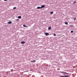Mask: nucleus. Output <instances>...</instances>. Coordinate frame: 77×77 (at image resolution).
<instances>
[{
    "label": "nucleus",
    "mask_w": 77,
    "mask_h": 77,
    "mask_svg": "<svg viewBox=\"0 0 77 77\" xmlns=\"http://www.w3.org/2000/svg\"><path fill=\"white\" fill-rule=\"evenodd\" d=\"M12 22H11V21L10 22H8V24H11V23H12Z\"/></svg>",
    "instance_id": "obj_8"
},
{
    "label": "nucleus",
    "mask_w": 77,
    "mask_h": 77,
    "mask_svg": "<svg viewBox=\"0 0 77 77\" xmlns=\"http://www.w3.org/2000/svg\"><path fill=\"white\" fill-rule=\"evenodd\" d=\"M76 18H74V20H76Z\"/></svg>",
    "instance_id": "obj_22"
},
{
    "label": "nucleus",
    "mask_w": 77,
    "mask_h": 77,
    "mask_svg": "<svg viewBox=\"0 0 77 77\" xmlns=\"http://www.w3.org/2000/svg\"><path fill=\"white\" fill-rule=\"evenodd\" d=\"M70 75H68V77H69Z\"/></svg>",
    "instance_id": "obj_23"
},
{
    "label": "nucleus",
    "mask_w": 77,
    "mask_h": 77,
    "mask_svg": "<svg viewBox=\"0 0 77 77\" xmlns=\"http://www.w3.org/2000/svg\"><path fill=\"white\" fill-rule=\"evenodd\" d=\"M54 36H56V34H54Z\"/></svg>",
    "instance_id": "obj_16"
},
{
    "label": "nucleus",
    "mask_w": 77,
    "mask_h": 77,
    "mask_svg": "<svg viewBox=\"0 0 77 77\" xmlns=\"http://www.w3.org/2000/svg\"><path fill=\"white\" fill-rule=\"evenodd\" d=\"M51 29V26H50V27H48V30H50Z\"/></svg>",
    "instance_id": "obj_3"
},
{
    "label": "nucleus",
    "mask_w": 77,
    "mask_h": 77,
    "mask_svg": "<svg viewBox=\"0 0 77 77\" xmlns=\"http://www.w3.org/2000/svg\"><path fill=\"white\" fill-rule=\"evenodd\" d=\"M73 30H72L71 31V33H73Z\"/></svg>",
    "instance_id": "obj_15"
},
{
    "label": "nucleus",
    "mask_w": 77,
    "mask_h": 77,
    "mask_svg": "<svg viewBox=\"0 0 77 77\" xmlns=\"http://www.w3.org/2000/svg\"><path fill=\"white\" fill-rule=\"evenodd\" d=\"M76 2V1H75L73 3V4H75V3Z\"/></svg>",
    "instance_id": "obj_12"
},
{
    "label": "nucleus",
    "mask_w": 77,
    "mask_h": 77,
    "mask_svg": "<svg viewBox=\"0 0 77 77\" xmlns=\"http://www.w3.org/2000/svg\"><path fill=\"white\" fill-rule=\"evenodd\" d=\"M45 7V5H42V6H41V8H44Z\"/></svg>",
    "instance_id": "obj_4"
},
{
    "label": "nucleus",
    "mask_w": 77,
    "mask_h": 77,
    "mask_svg": "<svg viewBox=\"0 0 77 77\" xmlns=\"http://www.w3.org/2000/svg\"><path fill=\"white\" fill-rule=\"evenodd\" d=\"M16 7H14V8H13V9H16Z\"/></svg>",
    "instance_id": "obj_17"
},
{
    "label": "nucleus",
    "mask_w": 77,
    "mask_h": 77,
    "mask_svg": "<svg viewBox=\"0 0 77 77\" xmlns=\"http://www.w3.org/2000/svg\"><path fill=\"white\" fill-rule=\"evenodd\" d=\"M29 71H25V72H28Z\"/></svg>",
    "instance_id": "obj_21"
},
{
    "label": "nucleus",
    "mask_w": 77,
    "mask_h": 77,
    "mask_svg": "<svg viewBox=\"0 0 77 77\" xmlns=\"http://www.w3.org/2000/svg\"><path fill=\"white\" fill-rule=\"evenodd\" d=\"M72 25H70V27H72Z\"/></svg>",
    "instance_id": "obj_19"
},
{
    "label": "nucleus",
    "mask_w": 77,
    "mask_h": 77,
    "mask_svg": "<svg viewBox=\"0 0 77 77\" xmlns=\"http://www.w3.org/2000/svg\"><path fill=\"white\" fill-rule=\"evenodd\" d=\"M60 77H67L68 75H66V76H65L60 75Z\"/></svg>",
    "instance_id": "obj_5"
},
{
    "label": "nucleus",
    "mask_w": 77,
    "mask_h": 77,
    "mask_svg": "<svg viewBox=\"0 0 77 77\" xmlns=\"http://www.w3.org/2000/svg\"><path fill=\"white\" fill-rule=\"evenodd\" d=\"M23 26L24 27H27V26L25 25H23Z\"/></svg>",
    "instance_id": "obj_11"
},
{
    "label": "nucleus",
    "mask_w": 77,
    "mask_h": 77,
    "mask_svg": "<svg viewBox=\"0 0 77 77\" xmlns=\"http://www.w3.org/2000/svg\"><path fill=\"white\" fill-rule=\"evenodd\" d=\"M60 72L61 73H63V75H64V74H67V73H66V72H63L60 71Z\"/></svg>",
    "instance_id": "obj_1"
},
{
    "label": "nucleus",
    "mask_w": 77,
    "mask_h": 77,
    "mask_svg": "<svg viewBox=\"0 0 77 77\" xmlns=\"http://www.w3.org/2000/svg\"><path fill=\"white\" fill-rule=\"evenodd\" d=\"M37 9H39L40 8H41V7H39V6L37 7Z\"/></svg>",
    "instance_id": "obj_7"
},
{
    "label": "nucleus",
    "mask_w": 77,
    "mask_h": 77,
    "mask_svg": "<svg viewBox=\"0 0 77 77\" xmlns=\"http://www.w3.org/2000/svg\"><path fill=\"white\" fill-rule=\"evenodd\" d=\"M50 14H53V12H51L50 13Z\"/></svg>",
    "instance_id": "obj_13"
},
{
    "label": "nucleus",
    "mask_w": 77,
    "mask_h": 77,
    "mask_svg": "<svg viewBox=\"0 0 77 77\" xmlns=\"http://www.w3.org/2000/svg\"><path fill=\"white\" fill-rule=\"evenodd\" d=\"M21 44H25V42L23 41H22L21 42Z\"/></svg>",
    "instance_id": "obj_6"
},
{
    "label": "nucleus",
    "mask_w": 77,
    "mask_h": 77,
    "mask_svg": "<svg viewBox=\"0 0 77 77\" xmlns=\"http://www.w3.org/2000/svg\"><path fill=\"white\" fill-rule=\"evenodd\" d=\"M8 0H4V1L5 2V1H8Z\"/></svg>",
    "instance_id": "obj_20"
},
{
    "label": "nucleus",
    "mask_w": 77,
    "mask_h": 77,
    "mask_svg": "<svg viewBox=\"0 0 77 77\" xmlns=\"http://www.w3.org/2000/svg\"><path fill=\"white\" fill-rule=\"evenodd\" d=\"M19 20V19H17V20H16V21H18V20Z\"/></svg>",
    "instance_id": "obj_18"
},
{
    "label": "nucleus",
    "mask_w": 77,
    "mask_h": 77,
    "mask_svg": "<svg viewBox=\"0 0 77 77\" xmlns=\"http://www.w3.org/2000/svg\"><path fill=\"white\" fill-rule=\"evenodd\" d=\"M18 18L19 19H20L21 18V16H18Z\"/></svg>",
    "instance_id": "obj_9"
},
{
    "label": "nucleus",
    "mask_w": 77,
    "mask_h": 77,
    "mask_svg": "<svg viewBox=\"0 0 77 77\" xmlns=\"http://www.w3.org/2000/svg\"><path fill=\"white\" fill-rule=\"evenodd\" d=\"M35 60H33V61H31V63H35Z\"/></svg>",
    "instance_id": "obj_10"
},
{
    "label": "nucleus",
    "mask_w": 77,
    "mask_h": 77,
    "mask_svg": "<svg viewBox=\"0 0 77 77\" xmlns=\"http://www.w3.org/2000/svg\"><path fill=\"white\" fill-rule=\"evenodd\" d=\"M45 35H49V34L47 32H45Z\"/></svg>",
    "instance_id": "obj_2"
},
{
    "label": "nucleus",
    "mask_w": 77,
    "mask_h": 77,
    "mask_svg": "<svg viewBox=\"0 0 77 77\" xmlns=\"http://www.w3.org/2000/svg\"><path fill=\"white\" fill-rule=\"evenodd\" d=\"M65 24H67H67H68V23L67 22H65Z\"/></svg>",
    "instance_id": "obj_14"
}]
</instances>
